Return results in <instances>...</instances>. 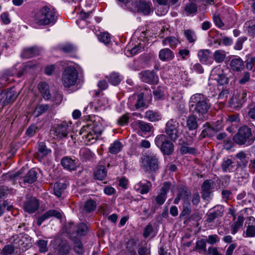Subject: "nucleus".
<instances>
[{"label": "nucleus", "mask_w": 255, "mask_h": 255, "mask_svg": "<svg viewBox=\"0 0 255 255\" xmlns=\"http://www.w3.org/2000/svg\"><path fill=\"white\" fill-rule=\"evenodd\" d=\"M211 107L209 100L202 94L197 93L190 97L189 111L197 115L199 120L206 121L208 119Z\"/></svg>", "instance_id": "obj_1"}, {"label": "nucleus", "mask_w": 255, "mask_h": 255, "mask_svg": "<svg viewBox=\"0 0 255 255\" xmlns=\"http://www.w3.org/2000/svg\"><path fill=\"white\" fill-rule=\"evenodd\" d=\"M33 19L39 25H53L57 20L56 11L51 7L44 6L35 13Z\"/></svg>", "instance_id": "obj_2"}, {"label": "nucleus", "mask_w": 255, "mask_h": 255, "mask_svg": "<svg viewBox=\"0 0 255 255\" xmlns=\"http://www.w3.org/2000/svg\"><path fill=\"white\" fill-rule=\"evenodd\" d=\"M233 140L240 145H251L255 140V129L247 126L241 127L234 136Z\"/></svg>", "instance_id": "obj_3"}, {"label": "nucleus", "mask_w": 255, "mask_h": 255, "mask_svg": "<svg viewBox=\"0 0 255 255\" xmlns=\"http://www.w3.org/2000/svg\"><path fill=\"white\" fill-rule=\"evenodd\" d=\"M140 167L145 173L157 172L160 167L159 157L152 153L145 154L141 158Z\"/></svg>", "instance_id": "obj_4"}, {"label": "nucleus", "mask_w": 255, "mask_h": 255, "mask_svg": "<svg viewBox=\"0 0 255 255\" xmlns=\"http://www.w3.org/2000/svg\"><path fill=\"white\" fill-rule=\"evenodd\" d=\"M78 72L73 66H68L63 71L61 81L65 88H70L74 86L78 80Z\"/></svg>", "instance_id": "obj_5"}, {"label": "nucleus", "mask_w": 255, "mask_h": 255, "mask_svg": "<svg viewBox=\"0 0 255 255\" xmlns=\"http://www.w3.org/2000/svg\"><path fill=\"white\" fill-rule=\"evenodd\" d=\"M155 144L159 147L162 153L169 155L174 151V144L172 142L168 139L166 134H161L158 135L154 140Z\"/></svg>", "instance_id": "obj_6"}, {"label": "nucleus", "mask_w": 255, "mask_h": 255, "mask_svg": "<svg viewBox=\"0 0 255 255\" xmlns=\"http://www.w3.org/2000/svg\"><path fill=\"white\" fill-rule=\"evenodd\" d=\"M165 132L167 136L173 141H175L180 136L182 131L179 128V123L174 119H171L166 123Z\"/></svg>", "instance_id": "obj_7"}, {"label": "nucleus", "mask_w": 255, "mask_h": 255, "mask_svg": "<svg viewBox=\"0 0 255 255\" xmlns=\"http://www.w3.org/2000/svg\"><path fill=\"white\" fill-rule=\"evenodd\" d=\"M224 207L223 205H218L211 208L207 214L206 222L208 223L214 222L216 219L220 218L223 216Z\"/></svg>", "instance_id": "obj_8"}, {"label": "nucleus", "mask_w": 255, "mask_h": 255, "mask_svg": "<svg viewBox=\"0 0 255 255\" xmlns=\"http://www.w3.org/2000/svg\"><path fill=\"white\" fill-rule=\"evenodd\" d=\"M139 77L142 82L149 84L156 85L158 83V76L153 71H141L139 73Z\"/></svg>", "instance_id": "obj_9"}, {"label": "nucleus", "mask_w": 255, "mask_h": 255, "mask_svg": "<svg viewBox=\"0 0 255 255\" xmlns=\"http://www.w3.org/2000/svg\"><path fill=\"white\" fill-rule=\"evenodd\" d=\"M211 76L219 85H224L228 83L229 79L220 67L214 68L211 72Z\"/></svg>", "instance_id": "obj_10"}, {"label": "nucleus", "mask_w": 255, "mask_h": 255, "mask_svg": "<svg viewBox=\"0 0 255 255\" xmlns=\"http://www.w3.org/2000/svg\"><path fill=\"white\" fill-rule=\"evenodd\" d=\"M214 183L211 179H207L204 181L201 189V196L204 200L209 201L211 199L212 190L213 189Z\"/></svg>", "instance_id": "obj_11"}, {"label": "nucleus", "mask_w": 255, "mask_h": 255, "mask_svg": "<svg viewBox=\"0 0 255 255\" xmlns=\"http://www.w3.org/2000/svg\"><path fill=\"white\" fill-rule=\"evenodd\" d=\"M39 201L35 197H31L27 198L23 204V209L29 214L34 213L39 208Z\"/></svg>", "instance_id": "obj_12"}, {"label": "nucleus", "mask_w": 255, "mask_h": 255, "mask_svg": "<svg viewBox=\"0 0 255 255\" xmlns=\"http://www.w3.org/2000/svg\"><path fill=\"white\" fill-rule=\"evenodd\" d=\"M55 242L57 246L55 247L54 250L58 255H67L69 254L70 247L66 241H63L59 238H57Z\"/></svg>", "instance_id": "obj_13"}, {"label": "nucleus", "mask_w": 255, "mask_h": 255, "mask_svg": "<svg viewBox=\"0 0 255 255\" xmlns=\"http://www.w3.org/2000/svg\"><path fill=\"white\" fill-rule=\"evenodd\" d=\"M18 95L17 92L15 90L14 87L7 89L6 91L2 92L0 94V96L3 99V105H5L9 103L14 102L17 97Z\"/></svg>", "instance_id": "obj_14"}, {"label": "nucleus", "mask_w": 255, "mask_h": 255, "mask_svg": "<svg viewBox=\"0 0 255 255\" xmlns=\"http://www.w3.org/2000/svg\"><path fill=\"white\" fill-rule=\"evenodd\" d=\"M128 103L129 106H134L137 109L143 107L145 105L144 94H133L129 97Z\"/></svg>", "instance_id": "obj_15"}, {"label": "nucleus", "mask_w": 255, "mask_h": 255, "mask_svg": "<svg viewBox=\"0 0 255 255\" xmlns=\"http://www.w3.org/2000/svg\"><path fill=\"white\" fill-rule=\"evenodd\" d=\"M51 217H55L57 219H60L62 218V215L60 212L55 210H48L41 216L37 217L36 220L37 225L38 226H41L44 221Z\"/></svg>", "instance_id": "obj_16"}, {"label": "nucleus", "mask_w": 255, "mask_h": 255, "mask_svg": "<svg viewBox=\"0 0 255 255\" xmlns=\"http://www.w3.org/2000/svg\"><path fill=\"white\" fill-rule=\"evenodd\" d=\"M69 131V123L65 121L57 126L55 133L57 138H62L67 136Z\"/></svg>", "instance_id": "obj_17"}, {"label": "nucleus", "mask_w": 255, "mask_h": 255, "mask_svg": "<svg viewBox=\"0 0 255 255\" xmlns=\"http://www.w3.org/2000/svg\"><path fill=\"white\" fill-rule=\"evenodd\" d=\"M151 186L152 184L150 181L143 180L136 184L134 189L141 194H145L149 192Z\"/></svg>", "instance_id": "obj_18"}, {"label": "nucleus", "mask_w": 255, "mask_h": 255, "mask_svg": "<svg viewBox=\"0 0 255 255\" xmlns=\"http://www.w3.org/2000/svg\"><path fill=\"white\" fill-rule=\"evenodd\" d=\"M51 153V150L46 146L45 143L44 142L39 143L38 150L36 153V157L39 161H41L44 157Z\"/></svg>", "instance_id": "obj_19"}, {"label": "nucleus", "mask_w": 255, "mask_h": 255, "mask_svg": "<svg viewBox=\"0 0 255 255\" xmlns=\"http://www.w3.org/2000/svg\"><path fill=\"white\" fill-rule=\"evenodd\" d=\"M137 11L144 15H148L151 11L152 3L149 1L139 0L136 4Z\"/></svg>", "instance_id": "obj_20"}, {"label": "nucleus", "mask_w": 255, "mask_h": 255, "mask_svg": "<svg viewBox=\"0 0 255 255\" xmlns=\"http://www.w3.org/2000/svg\"><path fill=\"white\" fill-rule=\"evenodd\" d=\"M61 164L63 167L68 171L75 170L77 168L76 160L72 159L68 156L63 157L61 160Z\"/></svg>", "instance_id": "obj_21"}, {"label": "nucleus", "mask_w": 255, "mask_h": 255, "mask_svg": "<svg viewBox=\"0 0 255 255\" xmlns=\"http://www.w3.org/2000/svg\"><path fill=\"white\" fill-rule=\"evenodd\" d=\"M107 170L104 165H100L95 167L93 176L95 179L103 181L106 178Z\"/></svg>", "instance_id": "obj_22"}, {"label": "nucleus", "mask_w": 255, "mask_h": 255, "mask_svg": "<svg viewBox=\"0 0 255 255\" xmlns=\"http://www.w3.org/2000/svg\"><path fill=\"white\" fill-rule=\"evenodd\" d=\"M230 66L233 71L240 72L245 68L244 62L239 57L234 58L230 60Z\"/></svg>", "instance_id": "obj_23"}, {"label": "nucleus", "mask_w": 255, "mask_h": 255, "mask_svg": "<svg viewBox=\"0 0 255 255\" xmlns=\"http://www.w3.org/2000/svg\"><path fill=\"white\" fill-rule=\"evenodd\" d=\"M38 89L42 97L45 100H49L51 97L49 86L45 82H41L38 85Z\"/></svg>", "instance_id": "obj_24"}, {"label": "nucleus", "mask_w": 255, "mask_h": 255, "mask_svg": "<svg viewBox=\"0 0 255 255\" xmlns=\"http://www.w3.org/2000/svg\"><path fill=\"white\" fill-rule=\"evenodd\" d=\"M198 116L195 114L189 115L186 118V126L189 130H197L198 127Z\"/></svg>", "instance_id": "obj_25"}, {"label": "nucleus", "mask_w": 255, "mask_h": 255, "mask_svg": "<svg viewBox=\"0 0 255 255\" xmlns=\"http://www.w3.org/2000/svg\"><path fill=\"white\" fill-rule=\"evenodd\" d=\"M159 58L162 61H168L174 57V53L169 48H163L159 52Z\"/></svg>", "instance_id": "obj_26"}, {"label": "nucleus", "mask_w": 255, "mask_h": 255, "mask_svg": "<svg viewBox=\"0 0 255 255\" xmlns=\"http://www.w3.org/2000/svg\"><path fill=\"white\" fill-rule=\"evenodd\" d=\"M37 178V172L36 169L34 168L31 169L26 174V175L23 177L22 181L25 184H32L36 181Z\"/></svg>", "instance_id": "obj_27"}, {"label": "nucleus", "mask_w": 255, "mask_h": 255, "mask_svg": "<svg viewBox=\"0 0 255 255\" xmlns=\"http://www.w3.org/2000/svg\"><path fill=\"white\" fill-rule=\"evenodd\" d=\"M24 73V68L23 67H21L20 69L17 71V69L15 67H13L9 69L5 70L3 77H4L6 81H7V77H11L14 76L15 74L17 75V77H21Z\"/></svg>", "instance_id": "obj_28"}, {"label": "nucleus", "mask_w": 255, "mask_h": 255, "mask_svg": "<svg viewBox=\"0 0 255 255\" xmlns=\"http://www.w3.org/2000/svg\"><path fill=\"white\" fill-rule=\"evenodd\" d=\"M39 51L36 47H30L24 49L21 54V56L24 58H30L38 55Z\"/></svg>", "instance_id": "obj_29"}, {"label": "nucleus", "mask_w": 255, "mask_h": 255, "mask_svg": "<svg viewBox=\"0 0 255 255\" xmlns=\"http://www.w3.org/2000/svg\"><path fill=\"white\" fill-rule=\"evenodd\" d=\"M71 238L74 243V250L75 253L78 254L83 253L84 251V247L80 240L73 236V235L71 236Z\"/></svg>", "instance_id": "obj_30"}, {"label": "nucleus", "mask_w": 255, "mask_h": 255, "mask_svg": "<svg viewBox=\"0 0 255 255\" xmlns=\"http://www.w3.org/2000/svg\"><path fill=\"white\" fill-rule=\"evenodd\" d=\"M179 43V41L178 39L174 36L167 37L162 41L163 46L169 45L170 47L172 49L175 48Z\"/></svg>", "instance_id": "obj_31"}, {"label": "nucleus", "mask_w": 255, "mask_h": 255, "mask_svg": "<svg viewBox=\"0 0 255 255\" xmlns=\"http://www.w3.org/2000/svg\"><path fill=\"white\" fill-rule=\"evenodd\" d=\"M211 51L208 49H201L198 52L199 61L203 64H208Z\"/></svg>", "instance_id": "obj_32"}, {"label": "nucleus", "mask_w": 255, "mask_h": 255, "mask_svg": "<svg viewBox=\"0 0 255 255\" xmlns=\"http://www.w3.org/2000/svg\"><path fill=\"white\" fill-rule=\"evenodd\" d=\"M234 162L230 158H224L221 167L224 172H231L234 169Z\"/></svg>", "instance_id": "obj_33"}, {"label": "nucleus", "mask_w": 255, "mask_h": 255, "mask_svg": "<svg viewBox=\"0 0 255 255\" xmlns=\"http://www.w3.org/2000/svg\"><path fill=\"white\" fill-rule=\"evenodd\" d=\"M226 57V53L223 50H217L213 54V58L217 63H222Z\"/></svg>", "instance_id": "obj_34"}, {"label": "nucleus", "mask_w": 255, "mask_h": 255, "mask_svg": "<svg viewBox=\"0 0 255 255\" xmlns=\"http://www.w3.org/2000/svg\"><path fill=\"white\" fill-rule=\"evenodd\" d=\"M66 188V185L64 183L56 182L54 185V193L57 197L61 196L62 193Z\"/></svg>", "instance_id": "obj_35"}, {"label": "nucleus", "mask_w": 255, "mask_h": 255, "mask_svg": "<svg viewBox=\"0 0 255 255\" xmlns=\"http://www.w3.org/2000/svg\"><path fill=\"white\" fill-rule=\"evenodd\" d=\"M123 147V145L120 141L116 140L109 147V152L112 154H117L121 151Z\"/></svg>", "instance_id": "obj_36"}, {"label": "nucleus", "mask_w": 255, "mask_h": 255, "mask_svg": "<svg viewBox=\"0 0 255 255\" xmlns=\"http://www.w3.org/2000/svg\"><path fill=\"white\" fill-rule=\"evenodd\" d=\"M49 109L50 106L48 104H38L34 111L35 116L37 117L40 116L47 112Z\"/></svg>", "instance_id": "obj_37"}, {"label": "nucleus", "mask_w": 255, "mask_h": 255, "mask_svg": "<svg viewBox=\"0 0 255 255\" xmlns=\"http://www.w3.org/2000/svg\"><path fill=\"white\" fill-rule=\"evenodd\" d=\"M197 10V5L196 3L190 2L186 4L184 7V11L187 15L194 14Z\"/></svg>", "instance_id": "obj_38"}, {"label": "nucleus", "mask_w": 255, "mask_h": 255, "mask_svg": "<svg viewBox=\"0 0 255 255\" xmlns=\"http://www.w3.org/2000/svg\"><path fill=\"white\" fill-rule=\"evenodd\" d=\"M96 201L90 199L85 202L83 209L85 212L90 213L94 211L96 209Z\"/></svg>", "instance_id": "obj_39"}, {"label": "nucleus", "mask_w": 255, "mask_h": 255, "mask_svg": "<svg viewBox=\"0 0 255 255\" xmlns=\"http://www.w3.org/2000/svg\"><path fill=\"white\" fill-rule=\"evenodd\" d=\"M193 251H197L199 253H205L206 250V243L204 239L198 240Z\"/></svg>", "instance_id": "obj_40"}, {"label": "nucleus", "mask_w": 255, "mask_h": 255, "mask_svg": "<svg viewBox=\"0 0 255 255\" xmlns=\"http://www.w3.org/2000/svg\"><path fill=\"white\" fill-rule=\"evenodd\" d=\"M109 82L114 86L118 85L121 82V79L119 73L113 72L107 76Z\"/></svg>", "instance_id": "obj_41"}, {"label": "nucleus", "mask_w": 255, "mask_h": 255, "mask_svg": "<svg viewBox=\"0 0 255 255\" xmlns=\"http://www.w3.org/2000/svg\"><path fill=\"white\" fill-rule=\"evenodd\" d=\"M247 95L246 92H244L241 96H239L238 99L236 98V96L233 97L231 100V103L232 104L237 103V107L241 106L247 100ZM236 107V105H235L234 107Z\"/></svg>", "instance_id": "obj_42"}, {"label": "nucleus", "mask_w": 255, "mask_h": 255, "mask_svg": "<svg viewBox=\"0 0 255 255\" xmlns=\"http://www.w3.org/2000/svg\"><path fill=\"white\" fill-rule=\"evenodd\" d=\"M94 155L88 148H83L80 151V156L85 161L91 160L93 158Z\"/></svg>", "instance_id": "obj_43"}, {"label": "nucleus", "mask_w": 255, "mask_h": 255, "mask_svg": "<svg viewBox=\"0 0 255 255\" xmlns=\"http://www.w3.org/2000/svg\"><path fill=\"white\" fill-rule=\"evenodd\" d=\"M39 128L36 124H31L30 125L26 130L25 135L26 136L31 137L35 135L38 132Z\"/></svg>", "instance_id": "obj_44"}, {"label": "nucleus", "mask_w": 255, "mask_h": 255, "mask_svg": "<svg viewBox=\"0 0 255 255\" xmlns=\"http://www.w3.org/2000/svg\"><path fill=\"white\" fill-rule=\"evenodd\" d=\"M145 117L151 122L159 121L161 119L159 114L150 110H148L145 113Z\"/></svg>", "instance_id": "obj_45"}, {"label": "nucleus", "mask_w": 255, "mask_h": 255, "mask_svg": "<svg viewBox=\"0 0 255 255\" xmlns=\"http://www.w3.org/2000/svg\"><path fill=\"white\" fill-rule=\"evenodd\" d=\"M184 34L189 42L194 43L196 41V36L193 30L191 29L185 30Z\"/></svg>", "instance_id": "obj_46"}, {"label": "nucleus", "mask_w": 255, "mask_h": 255, "mask_svg": "<svg viewBox=\"0 0 255 255\" xmlns=\"http://www.w3.org/2000/svg\"><path fill=\"white\" fill-rule=\"evenodd\" d=\"M191 212V207L189 201H185L183 204V210L180 214L181 217L188 216Z\"/></svg>", "instance_id": "obj_47"}, {"label": "nucleus", "mask_w": 255, "mask_h": 255, "mask_svg": "<svg viewBox=\"0 0 255 255\" xmlns=\"http://www.w3.org/2000/svg\"><path fill=\"white\" fill-rule=\"evenodd\" d=\"M136 126L141 131L144 132H149L151 130L150 124L142 121H138L136 123Z\"/></svg>", "instance_id": "obj_48"}, {"label": "nucleus", "mask_w": 255, "mask_h": 255, "mask_svg": "<svg viewBox=\"0 0 255 255\" xmlns=\"http://www.w3.org/2000/svg\"><path fill=\"white\" fill-rule=\"evenodd\" d=\"M236 157L241 160L240 165L246 166L248 164V160L246 158V154L243 151H241L235 155Z\"/></svg>", "instance_id": "obj_49"}, {"label": "nucleus", "mask_w": 255, "mask_h": 255, "mask_svg": "<svg viewBox=\"0 0 255 255\" xmlns=\"http://www.w3.org/2000/svg\"><path fill=\"white\" fill-rule=\"evenodd\" d=\"M14 250V247L12 245H7L3 248L0 254L2 255H11L13 254Z\"/></svg>", "instance_id": "obj_50"}, {"label": "nucleus", "mask_w": 255, "mask_h": 255, "mask_svg": "<svg viewBox=\"0 0 255 255\" xmlns=\"http://www.w3.org/2000/svg\"><path fill=\"white\" fill-rule=\"evenodd\" d=\"M196 152V150L195 148L188 147L185 144H182L180 148V153L181 154H185L187 153L194 154H195Z\"/></svg>", "instance_id": "obj_51"}, {"label": "nucleus", "mask_w": 255, "mask_h": 255, "mask_svg": "<svg viewBox=\"0 0 255 255\" xmlns=\"http://www.w3.org/2000/svg\"><path fill=\"white\" fill-rule=\"evenodd\" d=\"M88 228L86 224L81 223L77 227V234L78 236H84L88 232Z\"/></svg>", "instance_id": "obj_52"}, {"label": "nucleus", "mask_w": 255, "mask_h": 255, "mask_svg": "<svg viewBox=\"0 0 255 255\" xmlns=\"http://www.w3.org/2000/svg\"><path fill=\"white\" fill-rule=\"evenodd\" d=\"M98 39L105 44H109L111 41L110 34L108 32H101L98 35Z\"/></svg>", "instance_id": "obj_53"}, {"label": "nucleus", "mask_w": 255, "mask_h": 255, "mask_svg": "<svg viewBox=\"0 0 255 255\" xmlns=\"http://www.w3.org/2000/svg\"><path fill=\"white\" fill-rule=\"evenodd\" d=\"M248 34L253 36H255V22H248L245 23Z\"/></svg>", "instance_id": "obj_54"}, {"label": "nucleus", "mask_w": 255, "mask_h": 255, "mask_svg": "<svg viewBox=\"0 0 255 255\" xmlns=\"http://www.w3.org/2000/svg\"><path fill=\"white\" fill-rule=\"evenodd\" d=\"M47 243V241L44 240H39L37 242V244L40 252L45 253L48 251Z\"/></svg>", "instance_id": "obj_55"}, {"label": "nucleus", "mask_w": 255, "mask_h": 255, "mask_svg": "<svg viewBox=\"0 0 255 255\" xmlns=\"http://www.w3.org/2000/svg\"><path fill=\"white\" fill-rule=\"evenodd\" d=\"M87 128L92 131L95 137L98 138L101 134L102 132L101 126L98 125L94 126L92 127H88Z\"/></svg>", "instance_id": "obj_56"}, {"label": "nucleus", "mask_w": 255, "mask_h": 255, "mask_svg": "<svg viewBox=\"0 0 255 255\" xmlns=\"http://www.w3.org/2000/svg\"><path fill=\"white\" fill-rule=\"evenodd\" d=\"M59 49L65 53H70L75 50V47L73 45L67 43L61 45Z\"/></svg>", "instance_id": "obj_57"}, {"label": "nucleus", "mask_w": 255, "mask_h": 255, "mask_svg": "<svg viewBox=\"0 0 255 255\" xmlns=\"http://www.w3.org/2000/svg\"><path fill=\"white\" fill-rule=\"evenodd\" d=\"M247 38L245 36L239 37L236 41L234 45V49L237 50H240L243 48V43L247 40Z\"/></svg>", "instance_id": "obj_58"}, {"label": "nucleus", "mask_w": 255, "mask_h": 255, "mask_svg": "<svg viewBox=\"0 0 255 255\" xmlns=\"http://www.w3.org/2000/svg\"><path fill=\"white\" fill-rule=\"evenodd\" d=\"M153 94L156 99L159 100L163 97V88L161 87H158L153 91Z\"/></svg>", "instance_id": "obj_59"}, {"label": "nucleus", "mask_w": 255, "mask_h": 255, "mask_svg": "<svg viewBox=\"0 0 255 255\" xmlns=\"http://www.w3.org/2000/svg\"><path fill=\"white\" fill-rule=\"evenodd\" d=\"M166 198V195L160 192V193L155 197V201L157 204L162 205L165 202Z\"/></svg>", "instance_id": "obj_60"}, {"label": "nucleus", "mask_w": 255, "mask_h": 255, "mask_svg": "<svg viewBox=\"0 0 255 255\" xmlns=\"http://www.w3.org/2000/svg\"><path fill=\"white\" fill-rule=\"evenodd\" d=\"M251 80L250 73L246 72H244L242 76L239 80V83L240 85H245L247 82H249Z\"/></svg>", "instance_id": "obj_61"}, {"label": "nucleus", "mask_w": 255, "mask_h": 255, "mask_svg": "<svg viewBox=\"0 0 255 255\" xmlns=\"http://www.w3.org/2000/svg\"><path fill=\"white\" fill-rule=\"evenodd\" d=\"M129 118L128 114H124L119 118L117 123L120 126H124L128 124Z\"/></svg>", "instance_id": "obj_62"}, {"label": "nucleus", "mask_w": 255, "mask_h": 255, "mask_svg": "<svg viewBox=\"0 0 255 255\" xmlns=\"http://www.w3.org/2000/svg\"><path fill=\"white\" fill-rule=\"evenodd\" d=\"M221 195L223 199L227 202L232 199V192L231 190L224 189L222 191Z\"/></svg>", "instance_id": "obj_63"}, {"label": "nucleus", "mask_w": 255, "mask_h": 255, "mask_svg": "<svg viewBox=\"0 0 255 255\" xmlns=\"http://www.w3.org/2000/svg\"><path fill=\"white\" fill-rule=\"evenodd\" d=\"M246 235L247 237H254L255 236V226L249 225L246 230Z\"/></svg>", "instance_id": "obj_64"}]
</instances>
